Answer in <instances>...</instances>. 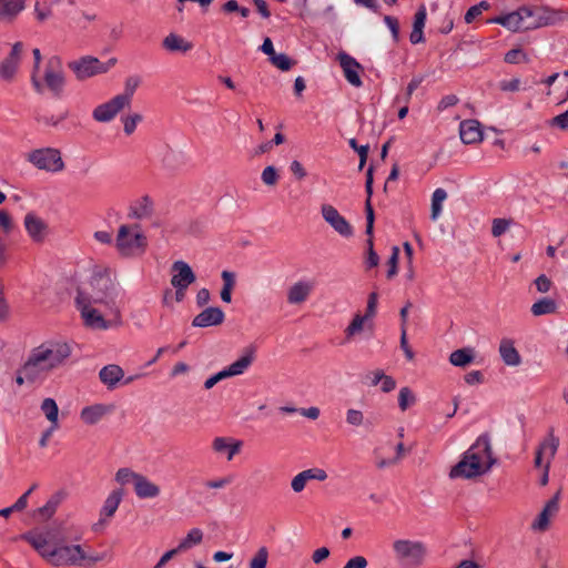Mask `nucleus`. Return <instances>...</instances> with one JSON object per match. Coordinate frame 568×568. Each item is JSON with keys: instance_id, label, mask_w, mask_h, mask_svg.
<instances>
[{"instance_id": "f257e3e1", "label": "nucleus", "mask_w": 568, "mask_h": 568, "mask_svg": "<svg viewBox=\"0 0 568 568\" xmlns=\"http://www.w3.org/2000/svg\"><path fill=\"white\" fill-rule=\"evenodd\" d=\"M71 355L67 343L45 342L31 349L21 373L28 383L43 381L53 369L62 366Z\"/></svg>"}, {"instance_id": "f03ea898", "label": "nucleus", "mask_w": 568, "mask_h": 568, "mask_svg": "<svg viewBox=\"0 0 568 568\" xmlns=\"http://www.w3.org/2000/svg\"><path fill=\"white\" fill-rule=\"evenodd\" d=\"M496 463L493 457L490 438L488 434L480 435L476 442L464 453L462 459L452 467L450 478H475L487 473Z\"/></svg>"}, {"instance_id": "7ed1b4c3", "label": "nucleus", "mask_w": 568, "mask_h": 568, "mask_svg": "<svg viewBox=\"0 0 568 568\" xmlns=\"http://www.w3.org/2000/svg\"><path fill=\"white\" fill-rule=\"evenodd\" d=\"M90 292L83 291L89 301L94 304H102L106 307L110 315L120 317V310L116 305L115 283L111 277L109 268L97 267L89 282ZM82 292V290H80Z\"/></svg>"}, {"instance_id": "20e7f679", "label": "nucleus", "mask_w": 568, "mask_h": 568, "mask_svg": "<svg viewBox=\"0 0 568 568\" xmlns=\"http://www.w3.org/2000/svg\"><path fill=\"white\" fill-rule=\"evenodd\" d=\"M105 552L87 555L80 545H55L49 554V560L53 566H79L91 568L97 562L104 560Z\"/></svg>"}, {"instance_id": "39448f33", "label": "nucleus", "mask_w": 568, "mask_h": 568, "mask_svg": "<svg viewBox=\"0 0 568 568\" xmlns=\"http://www.w3.org/2000/svg\"><path fill=\"white\" fill-rule=\"evenodd\" d=\"M148 246L146 236L141 231L140 224H122L118 230L115 247L122 256L141 254Z\"/></svg>"}, {"instance_id": "423d86ee", "label": "nucleus", "mask_w": 568, "mask_h": 568, "mask_svg": "<svg viewBox=\"0 0 568 568\" xmlns=\"http://www.w3.org/2000/svg\"><path fill=\"white\" fill-rule=\"evenodd\" d=\"M396 560L404 568H416L424 562L427 554L426 546L422 541L398 539L393 542Z\"/></svg>"}, {"instance_id": "0eeeda50", "label": "nucleus", "mask_w": 568, "mask_h": 568, "mask_svg": "<svg viewBox=\"0 0 568 568\" xmlns=\"http://www.w3.org/2000/svg\"><path fill=\"white\" fill-rule=\"evenodd\" d=\"M26 160L34 168L49 173L62 172L65 169L61 151L55 148H40L27 153Z\"/></svg>"}, {"instance_id": "6e6552de", "label": "nucleus", "mask_w": 568, "mask_h": 568, "mask_svg": "<svg viewBox=\"0 0 568 568\" xmlns=\"http://www.w3.org/2000/svg\"><path fill=\"white\" fill-rule=\"evenodd\" d=\"M365 190L367 194V199L365 201V213H366V234L368 235L367 239V258L366 264L367 267L372 268L378 265L379 257L374 251V242H373V230H374V221H375V214L374 209L372 205V195H373V166H369L366 172V183H365Z\"/></svg>"}, {"instance_id": "1a4fd4ad", "label": "nucleus", "mask_w": 568, "mask_h": 568, "mask_svg": "<svg viewBox=\"0 0 568 568\" xmlns=\"http://www.w3.org/2000/svg\"><path fill=\"white\" fill-rule=\"evenodd\" d=\"M41 82L43 84V90L47 88L55 98H60L62 95L65 79L62 62L59 57L53 55L48 59Z\"/></svg>"}, {"instance_id": "9d476101", "label": "nucleus", "mask_w": 568, "mask_h": 568, "mask_svg": "<svg viewBox=\"0 0 568 568\" xmlns=\"http://www.w3.org/2000/svg\"><path fill=\"white\" fill-rule=\"evenodd\" d=\"M114 64L115 59H110L104 63L97 58L88 55L70 62L69 68L75 73L79 80H84L97 74L105 73Z\"/></svg>"}, {"instance_id": "9b49d317", "label": "nucleus", "mask_w": 568, "mask_h": 568, "mask_svg": "<svg viewBox=\"0 0 568 568\" xmlns=\"http://www.w3.org/2000/svg\"><path fill=\"white\" fill-rule=\"evenodd\" d=\"M75 302L79 310L81 311V315L87 326L97 329H106L109 327V324L104 320V316L101 314L100 311L93 307L94 303L89 301V297H87V295L83 292L78 291Z\"/></svg>"}, {"instance_id": "f8f14e48", "label": "nucleus", "mask_w": 568, "mask_h": 568, "mask_svg": "<svg viewBox=\"0 0 568 568\" xmlns=\"http://www.w3.org/2000/svg\"><path fill=\"white\" fill-rule=\"evenodd\" d=\"M534 16L532 10L529 8H520L515 12H510L508 14L499 16L491 20V22L501 24L503 27L511 30V31H521L532 29V23L527 22L526 19Z\"/></svg>"}, {"instance_id": "ddd939ff", "label": "nucleus", "mask_w": 568, "mask_h": 568, "mask_svg": "<svg viewBox=\"0 0 568 568\" xmlns=\"http://www.w3.org/2000/svg\"><path fill=\"white\" fill-rule=\"evenodd\" d=\"M322 216L335 232L344 237L353 235V227L347 220L331 204H323L321 207Z\"/></svg>"}, {"instance_id": "4468645a", "label": "nucleus", "mask_w": 568, "mask_h": 568, "mask_svg": "<svg viewBox=\"0 0 568 568\" xmlns=\"http://www.w3.org/2000/svg\"><path fill=\"white\" fill-rule=\"evenodd\" d=\"M129 106L126 104L125 98H119L115 95L110 101L98 105L93 110V119L98 122H109L115 118L118 113H120L124 108Z\"/></svg>"}, {"instance_id": "2eb2a0df", "label": "nucleus", "mask_w": 568, "mask_h": 568, "mask_svg": "<svg viewBox=\"0 0 568 568\" xmlns=\"http://www.w3.org/2000/svg\"><path fill=\"white\" fill-rule=\"evenodd\" d=\"M24 227L31 241L36 244H42L49 235L48 224L33 212L24 216Z\"/></svg>"}, {"instance_id": "dca6fc26", "label": "nucleus", "mask_w": 568, "mask_h": 568, "mask_svg": "<svg viewBox=\"0 0 568 568\" xmlns=\"http://www.w3.org/2000/svg\"><path fill=\"white\" fill-rule=\"evenodd\" d=\"M559 447V438L555 436L554 429L550 428L547 437L539 444L536 456H535V466L538 468H544V457L546 456V460L551 462L555 457L557 449Z\"/></svg>"}, {"instance_id": "f3484780", "label": "nucleus", "mask_w": 568, "mask_h": 568, "mask_svg": "<svg viewBox=\"0 0 568 568\" xmlns=\"http://www.w3.org/2000/svg\"><path fill=\"white\" fill-rule=\"evenodd\" d=\"M337 60L339 62L341 68L343 69V73L346 80L354 87L359 88L363 82L358 74V71L362 70V65L348 53L342 51L337 54Z\"/></svg>"}, {"instance_id": "a211bd4d", "label": "nucleus", "mask_w": 568, "mask_h": 568, "mask_svg": "<svg viewBox=\"0 0 568 568\" xmlns=\"http://www.w3.org/2000/svg\"><path fill=\"white\" fill-rule=\"evenodd\" d=\"M173 276L171 278L172 286L189 287L195 282L196 276L191 266L184 261H176L172 264Z\"/></svg>"}, {"instance_id": "6ab92c4d", "label": "nucleus", "mask_w": 568, "mask_h": 568, "mask_svg": "<svg viewBox=\"0 0 568 568\" xmlns=\"http://www.w3.org/2000/svg\"><path fill=\"white\" fill-rule=\"evenodd\" d=\"M225 315L220 307H207L193 318L192 325L194 327L216 326L222 324Z\"/></svg>"}, {"instance_id": "aec40b11", "label": "nucleus", "mask_w": 568, "mask_h": 568, "mask_svg": "<svg viewBox=\"0 0 568 568\" xmlns=\"http://www.w3.org/2000/svg\"><path fill=\"white\" fill-rule=\"evenodd\" d=\"M113 412V405L94 404L85 406L80 412L81 420L87 425L98 424L104 416Z\"/></svg>"}, {"instance_id": "412c9836", "label": "nucleus", "mask_w": 568, "mask_h": 568, "mask_svg": "<svg viewBox=\"0 0 568 568\" xmlns=\"http://www.w3.org/2000/svg\"><path fill=\"white\" fill-rule=\"evenodd\" d=\"M460 140L465 144H473L483 140V131L477 120H464L459 124Z\"/></svg>"}, {"instance_id": "4be33fe9", "label": "nucleus", "mask_w": 568, "mask_h": 568, "mask_svg": "<svg viewBox=\"0 0 568 568\" xmlns=\"http://www.w3.org/2000/svg\"><path fill=\"white\" fill-rule=\"evenodd\" d=\"M153 212V200L149 195H143L131 203L128 215L132 219L144 220L151 217Z\"/></svg>"}, {"instance_id": "5701e85b", "label": "nucleus", "mask_w": 568, "mask_h": 568, "mask_svg": "<svg viewBox=\"0 0 568 568\" xmlns=\"http://www.w3.org/2000/svg\"><path fill=\"white\" fill-rule=\"evenodd\" d=\"M314 284L308 281H298L287 290V303L291 305L304 303L311 295Z\"/></svg>"}, {"instance_id": "b1692460", "label": "nucleus", "mask_w": 568, "mask_h": 568, "mask_svg": "<svg viewBox=\"0 0 568 568\" xmlns=\"http://www.w3.org/2000/svg\"><path fill=\"white\" fill-rule=\"evenodd\" d=\"M255 358V348L248 346L244 349L242 356L232 363L229 367L224 368V373L227 377L243 374L253 363Z\"/></svg>"}, {"instance_id": "393cba45", "label": "nucleus", "mask_w": 568, "mask_h": 568, "mask_svg": "<svg viewBox=\"0 0 568 568\" xmlns=\"http://www.w3.org/2000/svg\"><path fill=\"white\" fill-rule=\"evenodd\" d=\"M24 9V0H0V23H12Z\"/></svg>"}, {"instance_id": "a878e982", "label": "nucleus", "mask_w": 568, "mask_h": 568, "mask_svg": "<svg viewBox=\"0 0 568 568\" xmlns=\"http://www.w3.org/2000/svg\"><path fill=\"white\" fill-rule=\"evenodd\" d=\"M241 447V440L229 437H215L212 442L213 450L219 454H226L227 460H232L233 457L240 453Z\"/></svg>"}, {"instance_id": "bb28decb", "label": "nucleus", "mask_w": 568, "mask_h": 568, "mask_svg": "<svg viewBox=\"0 0 568 568\" xmlns=\"http://www.w3.org/2000/svg\"><path fill=\"white\" fill-rule=\"evenodd\" d=\"M123 377L124 371L115 364L105 365L99 372V378L108 389H114Z\"/></svg>"}, {"instance_id": "cd10ccee", "label": "nucleus", "mask_w": 568, "mask_h": 568, "mask_svg": "<svg viewBox=\"0 0 568 568\" xmlns=\"http://www.w3.org/2000/svg\"><path fill=\"white\" fill-rule=\"evenodd\" d=\"M499 354L504 363L508 366H518L521 357L514 346V342L509 338H503L499 344Z\"/></svg>"}, {"instance_id": "c85d7f7f", "label": "nucleus", "mask_w": 568, "mask_h": 568, "mask_svg": "<svg viewBox=\"0 0 568 568\" xmlns=\"http://www.w3.org/2000/svg\"><path fill=\"white\" fill-rule=\"evenodd\" d=\"M134 490L139 498H154L160 494V487L150 481L145 476L141 475L136 477L134 483Z\"/></svg>"}, {"instance_id": "c756f323", "label": "nucleus", "mask_w": 568, "mask_h": 568, "mask_svg": "<svg viewBox=\"0 0 568 568\" xmlns=\"http://www.w3.org/2000/svg\"><path fill=\"white\" fill-rule=\"evenodd\" d=\"M27 540L47 561L49 554L52 551L53 546H50L48 539L41 534H26L22 537Z\"/></svg>"}, {"instance_id": "7c9ffc66", "label": "nucleus", "mask_w": 568, "mask_h": 568, "mask_svg": "<svg viewBox=\"0 0 568 568\" xmlns=\"http://www.w3.org/2000/svg\"><path fill=\"white\" fill-rule=\"evenodd\" d=\"M534 13L538 14V21L531 22L532 28H538L541 26H549L555 24L557 21L562 20L564 11L561 10H552L549 8H540L536 11H532Z\"/></svg>"}, {"instance_id": "2f4dec72", "label": "nucleus", "mask_w": 568, "mask_h": 568, "mask_svg": "<svg viewBox=\"0 0 568 568\" xmlns=\"http://www.w3.org/2000/svg\"><path fill=\"white\" fill-rule=\"evenodd\" d=\"M123 498L122 489H114L105 499L100 516L105 518H111L115 514L121 500Z\"/></svg>"}, {"instance_id": "473e14b6", "label": "nucleus", "mask_w": 568, "mask_h": 568, "mask_svg": "<svg viewBox=\"0 0 568 568\" xmlns=\"http://www.w3.org/2000/svg\"><path fill=\"white\" fill-rule=\"evenodd\" d=\"M162 45L168 51H182L186 52L192 49V43L185 41L182 37L170 33L163 39Z\"/></svg>"}, {"instance_id": "72a5a7b5", "label": "nucleus", "mask_w": 568, "mask_h": 568, "mask_svg": "<svg viewBox=\"0 0 568 568\" xmlns=\"http://www.w3.org/2000/svg\"><path fill=\"white\" fill-rule=\"evenodd\" d=\"M47 419L53 425V428H59V407L53 398H44L40 406Z\"/></svg>"}, {"instance_id": "f704fd0d", "label": "nucleus", "mask_w": 568, "mask_h": 568, "mask_svg": "<svg viewBox=\"0 0 568 568\" xmlns=\"http://www.w3.org/2000/svg\"><path fill=\"white\" fill-rule=\"evenodd\" d=\"M474 361L473 348H459L454 351L449 356V362L457 367H465Z\"/></svg>"}, {"instance_id": "c9c22d12", "label": "nucleus", "mask_w": 568, "mask_h": 568, "mask_svg": "<svg viewBox=\"0 0 568 568\" xmlns=\"http://www.w3.org/2000/svg\"><path fill=\"white\" fill-rule=\"evenodd\" d=\"M203 531L200 528L191 529L175 548L179 552L185 551L202 542Z\"/></svg>"}, {"instance_id": "e433bc0d", "label": "nucleus", "mask_w": 568, "mask_h": 568, "mask_svg": "<svg viewBox=\"0 0 568 568\" xmlns=\"http://www.w3.org/2000/svg\"><path fill=\"white\" fill-rule=\"evenodd\" d=\"M530 311L535 316L554 314L557 312V303L551 298H541L532 304Z\"/></svg>"}, {"instance_id": "4c0bfd02", "label": "nucleus", "mask_w": 568, "mask_h": 568, "mask_svg": "<svg viewBox=\"0 0 568 568\" xmlns=\"http://www.w3.org/2000/svg\"><path fill=\"white\" fill-rule=\"evenodd\" d=\"M223 280V287L221 290V298L225 303H231L232 301V290L235 286V274L230 271H223L221 274Z\"/></svg>"}, {"instance_id": "58836bf2", "label": "nucleus", "mask_w": 568, "mask_h": 568, "mask_svg": "<svg viewBox=\"0 0 568 568\" xmlns=\"http://www.w3.org/2000/svg\"><path fill=\"white\" fill-rule=\"evenodd\" d=\"M60 503V498L54 495L52 496L44 506L34 510L33 516L40 520H47L53 516L57 507Z\"/></svg>"}, {"instance_id": "ea45409f", "label": "nucleus", "mask_w": 568, "mask_h": 568, "mask_svg": "<svg viewBox=\"0 0 568 568\" xmlns=\"http://www.w3.org/2000/svg\"><path fill=\"white\" fill-rule=\"evenodd\" d=\"M69 116L68 110H64L58 115L49 114V113H37L34 120L37 123L45 125V126H58L61 122H63Z\"/></svg>"}, {"instance_id": "a19ab883", "label": "nucleus", "mask_w": 568, "mask_h": 568, "mask_svg": "<svg viewBox=\"0 0 568 568\" xmlns=\"http://www.w3.org/2000/svg\"><path fill=\"white\" fill-rule=\"evenodd\" d=\"M446 199H447V192L444 189L438 187L434 191V193L432 195V213H430V219L433 221H436L438 219V216L440 215L442 205Z\"/></svg>"}, {"instance_id": "79ce46f5", "label": "nucleus", "mask_w": 568, "mask_h": 568, "mask_svg": "<svg viewBox=\"0 0 568 568\" xmlns=\"http://www.w3.org/2000/svg\"><path fill=\"white\" fill-rule=\"evenodd\" d=\"M32 54H33V59H34L33 70H32V74H31L32 87L38 93H43V84L41 82V79L38 75V72L40 69V63L42 60L41 52L38 48H36L32 50Z\"/></svg>"}, {"instance_id": "37998d69", "label": "nucleus", "mask_w": 568, "mask_h": 568, "mask_svg": "<svg viewBox=\"0 0 568 568\" xmlns=\"http://www.w3.org/2000/svg\"><path fill=\"white\" fill-rule=\"evenodd\" d=\"M368 322L362 314L357 313L354 315L352 322L345 329V336L347 339H351L356 334L361 333L364 329L365 323Z\"/></svg>"}, {"instance_id": "c03bdc74", "label": "nucleus", "mask_w": 568, "mask_h": 568, "mask_svg": "<svg viewBox=\"0 0 568 568\" xmlns=\"http://www.w3.org/2000/svg\"><path fill=\"white\" fill-rule=\"evenodd\" d=\"M416 403V396L409 387H403L398 394V407L402 412L407 410Z\"/></svg>"}, {"instance_id": "a18cd8bd", "label": "nucleus", "mask_w": 568, "mask_h": 568, "mask_svg": "<svg viewBox=\"0 0 568 568\" xmlns=\"http://www.w3.org/2000/svg\"><path fill=\"white\" fill-rule=\"evenodd\" d=\"M18 68L19 67L17 64L9 61L8 59H4L0 63V79L6 82H12L17 74Z\"/></svg>"}, {"instance_id": "49530a36", "label": "nucleus", "mask_w": 568, "mask_h": 568, "mask_svg": "<svg viewBox=\"0 0 568 568\" xmlns=\"http://www.w3.org/2000/svg\"><path fill=\"white\" fill-rule=\"evenodd\" d=\"M140 82H141V80L139 77L132 75V77L126 78L124 93L118 94V97L125 98L126 104L130 105L132 97H133L135 90L138 89V87L140 85Z\"/></svg>"}, {"instance_id": "de8ad7c7", "label": "nucleus", "mask_w": 568, "mask_h": 568, "mask_svg": "<svg viewBox=\"0 0 568 568\" xmlns=\"http://www.w3.org/2000/svg\"><path fill=\"white\" fill-rule=\"evenodd\" d=\"M270 61L282 71H288L295 64V61L285 53H276L270 59Z\"/></svg>"}, {"instance_id": "09e8293b", "label": "nucleus", "mask_w": 568, "mask_h": 568, "mask_svg": "<svg viewBox=\"0 0 568 568\" xmlns=\"http://www.w3.org/2000/svg\"><path fill=\"white\" fill-rule=\"evenodd\" d=\"M140 474L134 473L130 468H120L115 474V480L120 483L121 485H125L129 483H135L136 477H139Z\"/></svg>"}, {"instance_id": "8fccbe9b", "label": "nucleus", "mask_w": 568, "mask_h": 568, "mask_svg": "<svg viewBox=\"0 0 568 568\" xmlns=\"http://www.w3.org/2000/svg\"><path fill=\"white\" fill-rule=\"evenodd\" d=\"M268 551L266 547H261L250 562V568H265L267 564Z\"/></svg>"}, {"instance_id": "3c124183", "label": "nucleus", "mask_w": 568, "mask_h": 568, "mask_svg": "<svg viewBox=\"0 0 568 568\" xmlns=\"http://www.w3.org/2000/svg\"><path fill=\"white\" fill-rule=\"evenodd\" d=\"M504 60L507 63L517 64L520 62H527L528 59L521 49H511L505 54Z\"/></svg>"}, {"instance_id": "603ef678", "label": "nucleus", "mask_w": 568, "mask_h": 568, "mask_svg": "<svg viewBox=\"0 0 568 568\" xmlns=\"http://www.w3.org/2000/svg\"><path fill=\"white\" fill-rule=\"evenodd\" d=\"M550 514L547 511V509H542L541 513L538 515L536 520L532 523L531 528L534 530L545 531L549 527V519Z\"/></svg>"}, {"instance_id": "864d4df0", "label": "nucleus", "mask_w": 568, "mask_h": 568, "mask_svg": "<svg viewBox=\"0 0 568 568\" xmlns=\"http://www.w3.org/2000/svg\"><path fill=\"white\" fill-rule=\"evenodd\" d=\"M511 224V220L506 219H494L491 225V234L495 237L503 235Z\"/></svg>"}, {"instance_id": "5fc2aeb1", "label": "nucleus", "mask_w": 568, "mask_h": 568, "mask_svg": "<svg viewBox=\"0 0 568 568\" xmlns=\"http://www.w3.org/2000/svg\"><path fill=\"white\" fill-rule=\"evenodd\" d=\"M142 121V115L135 113L123 119V130L126 135H131L139 122Z\"/></svg>"}, {"instance_id": "6e6d98bb", "label": "nucleus", "mask_w": 568, "mask_h": 568, "mask_svg": "<svg viewBox=\"0 0 568 568\" xmlns=\"http://www.w3.org/2000/svg\"><path fill=\"white\" fill-rule=\"evenodd\" d=\"M262 181L266 184V185H275L277 183V180H278V174H277V170L270 165V166H266L263 172H262Z\"/></svg>"}, {"instance_id": "4d7b16f0", "label": "nucleus", "mask_w": 568, "mask_h": 568, "mask_svg": "<svg viewBox=\"0 0 568 568\" xmlns=\"http://www.w3.org/2000/svg\"><path fill=\"white\" fill-rule=\"evenodd\" d=\"M346 422L352 426H361L364 422V415L361 410L351 408L346 413Z\"/></svg>"}, {"instance_id": "13d9d810", "label": "nucleus", "mask_w": 568, "mask_h": 568, "mask_svg": "<svg viewBox=\"0 0 568 568\" xmlns=\"http://www.w3.org/2000/svg\"><path fill=\"white\" fill-rule=\"evenodd\" d=\"M426 8L425 6H420L415 13L413 29L423 30L426 23Z\"/></svg>"}, {"instance_id": "bf43d9fd", "label": "nucleus", "mask_w": 568, "mask_h": 568, "mask_svg": "<svg viewBox=\"0 0 568 568\" xmlns=\"http://www.w3.org/2000/svg\"><path fill=\"white\" fill-rule=\"evenodd\" d=\"M22 51H23V43L16 42L12 45L10 53L8 54V57L6 59H8L9 61L13 62L14 64H17L19 67L20 61H21Z\"/></svg>"}, {"instance_id": "052dcab7", "label": "nucleus", "mask_w": 568, "mask_h": 568, "mask_svg": "<svg viewBox=\"0 0 568 568\" xmlns=\"http://www.w3.org/2000/svg\"><path fill=\"white\" fill-rule=\"evenodd\" d=\"M384 22L389 28L394 41L398 42V40H399V23H398V20L395 17L385 16L384 17Z\"/></svg>"}, {"instance_id": "680f3d73", "label": "nucleus", "mask_w": 568, "mask_h": 568, "mask_svg": "<svg viewBox=\"0 0 568 568\" xmlns=\"http://www.w3.org/2000/svg\"><path fill=\"white\" fill-rule=\"evenodd\" d=\"M0 229L4 234H9L13 229L12 219L10 214L4 210H0Z\"/></svg>"}, {"instance_id": "e2e57ef3", "label": "nucleus", "mask_w": 568, "mask_h": 568, "mask_svg": "<svg viewBox=\"0 0 568 568\" xmlns=\"http://www.w3.org/2000/svg\"><path fill=\"white\" fill-rule=\"evenodd\" d=\"M398 255H399V248L397 246H394L392 255L388 260V265H389V268L387 271L388 278H392L397 273Z\"/></svg>"}, {"instance_id": "0e129e2a", "label": "nucleus", "mask_w": 568, "mask_h": 568, "mask_svg": "<svg viewBox=\"0 0 568 568\" xmlns=\"http://www.w3.org/2000/svg\"><path fill=\"white\" fill-rule=\"evenodd\" d=\"M232 481H233V476H225V477H222L219 479L207 480V481H205L204 485L207 488L219 489V488H223V487L230 485Z\"/></svg>"}, {"instance_id": "69168bd1", "label": "nucleus", "mask_w": 568, "mask_h": 568, "mask_svg": "<svg viewBox=\"0 0 568 568\" xmlns=\"http://www.w3.org/2000/svg\"><path fill=\"white\" fill-rule=\"evenodd\" d=\"M536 288L540 293H547L551 287V281L545 274L539 275L535 280Z\"/></svg>"}, {"instance_id": "338daca9", "label": "nucleus", "mask_w": 568, "mask_h": 568, "mask_svg": "<svg viewBox=\"0 0 568 568\" xmlns=\"http://www.w3.org/2000/svg\"><path fill=\"white\" fill-rule=\"evenodd\" d=\"M550 124L552 126L559 128L561 130H567L568 129V110L561 114L554 116L550 121Z\"/></svg>"}, {"instance_id": "774afa93", "label": "nucleus", "mask_w": 568, "mask_h": 568, "mask_svg": "<svg viewBox=\"0 0 568 568\" xmlns=\"http://www.w3.org/2000/svg\"><path fill=\"white\" fill-rule=\"evenodd\" d=\"M367 560L363 556L351 558L343 568H366Z\"/></svg>"}]
</instances>
